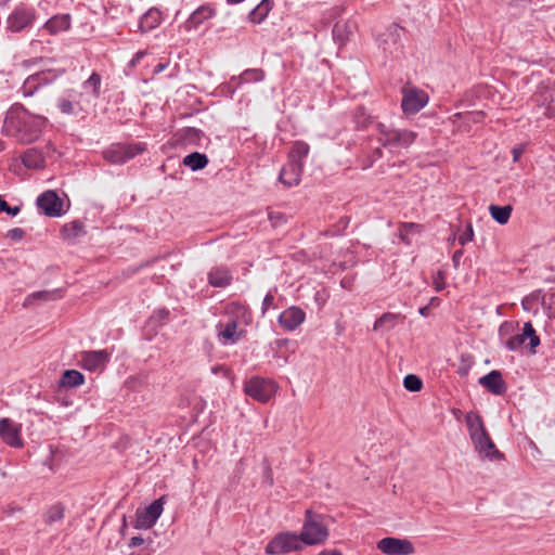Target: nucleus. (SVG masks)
I'll return each instance as SVG.
<instances>
[{"label":"nucleus","mask_w":555,"mask_h":555,"mask_svg":"<svg viewBox=\"0 0 555 555\" xmlns=\"http://www.w3.org/2000/svg\"><path fill=\"white\" fill-rule=\"evenodd\" d=\"M47 118L27 112L22 105L13 106L3 121V132L21 143H31L47 126Z\"/></svg>","instance_id":"1"},{"label":"nucleus","mask_w":555,"mask_h":555,"mask_svg":"<svg viewBox=\"0 0 555 555\" xmlns=\"http://www.w3.org/2000/svg\"><path fill=\"white\" fill-rule=\"evenodd\" d=\"M299 534L305 545H319L327 540L330 533L324 524L323 516L313 513L311 509H307L302 529Z\"/></svg>","instance_id":"2"},{"label":"nucleus","mask_w":555,"mask_h":555,"mask_svg":"<svg viewBox=\"0 0 555 555\" xmlns=\"http://www.w3.org/2000/svg\"><path fill=\"white\" fill-rule=\"evenodd\" d=\"M377 141L384 147H409L416 139V133L410 130L395 129L385 124H377Z\"/></svg>","instance_id":"3"},{"label":"nucleus","mask_w":555,"mask_h":555,"mask_svg":"<svg viewBox=\"0 0 555 555\" xmlns=\"http://www.w3.org/2000/svg\"><path fill=\"white\" fill-rule=\"evenodd\" d=\"M278 388L274 380L260 376H253L244 384L245 395L260 403L269 402L275 396Z\"/></svg>","instance_id":"4"},{"label":"nucleus","mask_w":555,"mask_h":555,"mask_svg":"<svg viewBox=\"0 0 555 555\" xmlns=\"http://www.w3.org/2000/svg\"><path fill=\"white\" fill-rule=\"evenodd\" d=\"M304 541L300 534L293 532H281L273 537V539L267 544V554H286L291 552L301 551L304 548Z\"/></svg>","instance_id":"5"},{"label":"nucleus","mask_w":555,"mask_h":555,"mask_svg":"<svg viewBox=\"0 0 555 555\" xmlns=\"http://www.w3.org/2000/svg\"><path fill=\"white\" fill-rule=\"evenodd\" d=\"M145 151L143 143L113 144L103 152V157L111 164H124Z\"/></svg>","instance_id":"6"},{"label":"nucleus","mask_w":555,"mask_h":555,"mask_svg":"<svg viewBox=\"0 0 555 555\" xmlns=\"http://www.w3.org/2000/svg\"><path fill=\"white\" fill-rule=\"evenodd\" d=\"M465 422L470 435V439L479 452L481 459L486 456V429L482 417L476 412H468Z\"/></svg>","instance_id":"7"},{"label":"nucleus","mask_w":555,"mask_h":555,"mask_svg":"<svg viewBox=\"0 0 555 555\" xmlns=\"http://www.w3.org/2000/svg\"><path fill=\"white\" fill-rule=\"evenodd\" d=\"M37 18L34 8L26 5L16 7L7 20V27L13 33H20L30 27Z\"/></svg>","instance_id":"8"},{"label":"nucleus","mask_w":555,"mask_h":555,"mask_svg":"<svg viewBox=\"0 0 555 555\" xmlns=\"http://www.w3.org/2000/svg\"><path fill=\"white\" fill-rule=\"evenodd\" d=\"M401 107L405 114H416L428 102V95L414 87H403Z\"/></svg>","instance_id":"9"},{"label":"nucleus","mask_w":555,"mask_h":555,"mask_svg":"<svg viewBox=\"0 0 555 555\" xmlns=\"http://www.w3.org/2000/svg\"><path fill=\"white\" fill-rule=\"evenodd\" d=\"M56 149L53 144L48 143L44 150L38 147H30L26 150L22 155V163L29 169H41L44 167L47 158H54Z\"/></svg>","instance_id":"10"},{"label":"nucleus","mask_w":555,"mask_h":555,"mask_svg":"<svg viewBox=\"0 0 555 555\" xmlns=\"http://www.w3.org/2000/svg\"><path fill=\"white\" fill-rule=\"evenodd\" d=\"M377 548L386 555H411L415 551L411 541L393 537L379 540Z\"/></svg>","instance_id":"11"},{"label":"nucleus","mask_w":555,"mask_h":555,"mask_svg":"<svg viewBox=\"0 0 555 555\" xmlns=\"http://www.w3.org/2000/svg\"><path fill=\"white\" fill-rule=\"evenodd\" d=\"M63 199L55 191L43 192L37 198L38 208L48 217H60L64 214Z\"/></svg>","instance_id":"12"},{"label":"nucleus","mask_w":555,"mask_h":555,"mask_svg":"<svg viewBox=\"0 0 555 555\" xmlns=\"http://www.w3.org/2000/svg\"><path fill=\"white\" fill-rule=\"evenodd\" d=\"M527 339H529V351L531 353H535V348L540 345V337L537 335L531 322H526L524 324L520 334L509 337L506 341V346L508 349L515 350L522 346Z\"/></svg>","instance_id":"13"},{"label":"nucleus","mask_w":555,"mask_h":555,"mask_svg":"<svg viewBox=\"0 0 555 555\" xmlns=\"http://www.w3.org/2000/svg\"><path fill=\"white\" fill-rule=\"evenodd\" d=\"M163 499L155 500L143 509H138L135 514V528L149 529L154 526L163 512Z\"/></svg>","instance_id":"14"},{"label":"nucleus","mask_w":555,"mask_h":555,"mask_svg":"<svg viewBox=\"0 0 555 555\" xmlns=\"http://www.w3.org/2000/svg\"><path fill=\"white\" fill-rule=\"evenodd\" d=\"M0 437L4 443L12 448H22L24 444L21 436V425L15 424L8 417L0 420Z\"/></svg>","instance_id":"15"},{"label":"nucleus","mask_w":555,"mask_h":555,"mask_svg":"<svg viewBox=\"0 0 555 555\" xmlns=\"http://www.w3.org/2000/svg\"><path fill=\"white\" fill-rule=\"evenodd\" d=\"M403 28L397 24L390 25L384 34L380 35L378 39L379 47L390 54L396 52L399 49L401 33Z\"/></svg>","instance_id":"16"},{"label":"nucleus","mask_w":555,"mask_h":555,"mask_svg":"<svg viewBox=\"0 0 555 555\" xmlns=\"http://www.w3.org/2000/svg\"><path fill=\"white\" fill-rule=\"evenodd\" d=\"M304 164L298 160H288L281 169L280 181L286 186L297 185L300 181Z\"/></svg>","instance_id":"17"},{"label":"nucleus","mask_w":555,"mask_h":555,"mask_svg":"<svg viewBox=\"0 0 555 555\" xmlns=\"http://www.w3.org/2000/svg\"><path fill=\"white\" fill-rule=\"evenodd\" d=\"M305 311L298 307L293 306L280 314L279 323L285 330L294 331L305 321Z\"/></svg>","instance_id":"18"},{"label":"nucleus","mask_w":555,"mask_h":555,"mask_svg":"<svg viewBox=\"0 0 555 555\" xmlns=\"http://www.w3.org/2000/svg\"><path fill=\"white\" fill-rule=\"evenodd\" d=\"M109 354L105 350H92L81 353V365L88 371H96L105 366Z\"/></svg>","instance_id":"19"},{"label":"nucleus","mask_w":555,"mask_h":555,"mask_svg":"<svg viewBox=\"0 0 555 555\" xmlns=\"http://www.w3.org/2000/svg\"><path fill=\"white\" fill-rule=\"evenodd\" d=\"M215 15V9L209 4H205L196 9L189 18L183 23L182 27L185 31L197 29L205 21Z\"/></svg>","instance_id":"20"},{"label":"nucleus","mask_w":555,"mask_h":555,"mask_svg":"<svg viewBox=\"0 0 555 555\" xmlns=\"http://www.w3.org/2000/svg\"><path fill=\"white\" fill-rule=\"evenodd\" d=\"M357 29L354 21H338L333 28V38L340 46L345 44Z\"/></svg>","instance_id":"21"},{"label":"nucleus","mask_w":555,"mask_h":555,"mask_svg":"<svg viewBox=\"0 0 555 555\" xmlns=\"http://www.w3.org/2000/svg\"><path fill=\"white\" fill-rule=\"evenodd\" d=\"M405 317L401 313L386 312L383 313L374 323L373 330L376 332H389L398 324L404 322Z\"/></svg>","instance_id":"22"},{"label":"nucleus","mask_w":555,"mask_h":555,"mask_svg":"<svg viewBox=\"0 0 555 555\" xmlns=\"http://www.w3.org/2000/svg\"><path fill=\"white\" fill-rule=\"evenodd\" d=\"M48 83V77L44 73H37L29 76L23 83L21 90L23 95L30 96L43 85Z\"/></svg>","instance_id":"23"},{"label":"nucleus","mask_w":555,"mask_h":555,"mask_svg":"<svg viewBox=\"0 0 555 555\" xmlns=\"http://www.w3.org/2000/svg\"><path fill=\"white\" fill-rule=\"evenodd\" d=\"M208 282L214 287H227L232 282V276L227 268H214L208 273Z\"/></svg>","instance_id":"24"},{"label":"nucleus","mask_w":555,"mask_h":555,"mask_svg":"<svg viewBox=\"0 0 555 555\" xmlns=\"http://www.w3.org/2000/svg\"><path fill=\"white\" fill-rule=\"evenodd\" d=\"M162 13L158 9H150L140 20L139 28L142 33L150 31L160 24Z\"/></svg>","instance_id":"25"},{"label":"nucleus","mask_w":555,"mask_h":555,"mask_svg":"<svg viewBox=\"0 0 555 555\" xmlns=\"http://www.w3.org/2000/svg\"><path fill=\"white\" fill-rule=\"evenodd\" d=\"M69 27L70 16L68 14L55 15L44 24V28L52 35L67 30Z\"/></svg>","instance_id":"26"},{"label":"nucleus","mask_w":555,"mask_h":555,"mask_svg":"<svg viewBox=\"0 0 555 555\" xmlns=\"http://www.w3.org/2000/svg\"><path fill=\"white\" fill-rule=\"evenodd\" d=\"M507 390V386L503 380L502 374L499 371L488 373V391L496 396H503Z\"/></svg>","instance_id":"27"},{"label":"nucleus","mask_w":555,"mask_h":555,"mask_svg":"<svg viewBox=\"0 0 555 555\" xmlns=\"http://www.w3.org/2000/svg\"><path fill=\"white\" fill-rule=\"evenodd\" d=\"M62 298V293L60 289H53V291H39L30 294L24 302L25 307H28L33 305L35 300H43V301H51Z\"/></svg>","instance_id":"28"},{"label":"nucleus","mask_w":555,"mask_h":555,"mask_svg":"<svg viewBox=\"0 0 555 555\" xmlns=\"http://www.w3.org/2000/svg\"><path fill=\"white\" fill-rule=\"evenodd\" d=\"M208 164V157L205 154L193 152L183 158V165L193 171L205 168Z\"/></svg>","instance_id":"29"},{"label":"nucleus","mask_w":555,"mask_h":555,"mask_svg":"<svg viewBox=\"0 0 555 555\" xmlns=\"http://www.w3.org/2000/svg\"><path fill=\"white\" fill-rule=\"evenodd\" d=\"M271 0H262L250 13L249 20L254 24H260L272 9Z\"/></svg>","instance_id":"30"},{"label":"nucleus","mask_w":555,"mask_h":555,"mask_svg":"<svg viewBox=\"0 0 555 555\" xmlns=\"http://www.w3.org/2000/svg\"><path fill=\"white\" fill-rule=\"evenodd\" d=\"M85 382V376L76 370H66L62 378L60 380L61 386L63 387H78Z\"/></svg>","instance_id":"31"},{"label":"nucleus","mask_w":555,"mask_h":555,"mask_svg":"<svg viewBox=\"0 0 555 555\" xmlns=\"http://www.w3.org/2000/svg\"><path fill=\"white\" fill-rule=\"evenodd\" d=\"M225 313L231 317V319H234L242 322H247L248 311L247 308L236 301L230 302L225 306Z\"/></svg>","instance_id":"32"},{"label":"nucleus","mask_w":555,"mask_h":555,"mask_svg":"<svg viewBox=\"0 0 555 555\" xmlns=\"http://www.w3.org/2000/svg\"><path fill=\"white\" fill-rule=\"evenodd\" d=\"M492 218L498 221L500 224H505L508 222L513 207L511 205L506 206H496L490 205L488 207Z\"/></svg>","instance_id":"33"},{"label":"nucleus","mask_w":555,"mask_h":555,"mask_svg":"<svg viewBox=\"0 0 555 555\" xmlns=\"http://www.w3.org/2000/svg\"><path fill=\"white\" fill-rule=\"evenodd\" d=\"M61 232L63 237L73 240L85 233L83 224L79 220H74L69 223L64 224Z\"/></svg>","instance_id":"34"},{"label":"nucleus","mask_w":555,"mask_h":555,"mask_svg":"<svg viewBox=\"0 0 555 555\" xmlns=\"http://www.w3.org/2000/svg\"><path fill=\"white\" fill-rule=\"evenodd\" d=\"M422 229H423V227L418 223H414V222L401 223L399 225V237L405 245H410L411 240L409 238V235H411V233H421Z\"/></svg>","instance_id":"35"},{"label":"nucleus","mask_w":555,"mask_h":555,"mask_svg":"<svg viewBox=\"0 0 555 555\" xmlns=\"http://www.w3.org/2000/svg\"><path fill=\"white\" fill-rule=\"evenodd\" d=\"M237 321L234 319H230L225 324L224 328L220 332V336H222L225 340L235 343L240 339V335L237 334Z\"/></svg>","instance_id":"36"},{"label":"nucleus","mask_w":555,"mask_h":555,"mask_svg":"<svg viewBox=\"0 0 555 555\" xmlns=\"http://www.w3.org/2000/svg\"><path fill=\"white\" fill-rule=\"evenodd\" d=\"M309 145L302 141H297L294 143L291 152H289V160H298L302 162V159L309 153Z\"/></svg>","instance_id":"37"},{"label":"nucleus","mask_w":555,"mask_h":555,"mask_svg":"<svg viewBox=\"0 0 555 555\" xmlns=\"http://www.w3.org/2000/svg\"><path fill=\"white\" fill-rule=\"evenodd\" d=\"M264 78V73L260 68H253L244 70L240 76V82L248 83V82H257L261 81Z\"/></svg>","instance_id":"38"},{"label":"nucleus","mask_w":555,"mask_h":555,"mask_svg":"<svg viewBox=\"0 0 555 555\" xmlns=\"http://www.w3.org/2000/svg\"><path fill=\"white\" fill-rule=\"evenodd\" d=\"M64 517V506L61 504L52 505L46 514V522L53 524L60 521Z\"/></svg>","instance_id":"39"},{"label":"nucleus","mask_w":555,"mask_h":555,"mask_svg":"<svg viewBox=\"0 0 555 555\" xmlns=\"http://www.w3.org/2000/svg\"><path fill=\"white\" fill-rule=\"evenodd\" d=\"M403 385L406 390L417 392L422 389L423 382L417 375L409 374L404 377Z\"/></svg>","instance_id":"40"},{"label":"nucleus","mask_w":555,"mask_h":555,"mask_svg":"<svg viewBox=\"0 0 555 555\" xmlns=\"http://www.w3.org/2000/svg\"><path fill=\"white\" fill-rule=\"evenodd\" d=\"M100 86H101V76L96 73H92V75L83 83V87L86 89H88V88L92 89V94L94 98H99V95H100Z\"/></svg>","instance_id":"41"},{"label":"nucleus","mask_w":555,"mask_h":555,"mask_svg":"<svg viewBox=\"0 0 555 555\" xmlns=\"http://www.w3.org/2000/svg\"><path fill=\"white\" fill-rule=\"evenodd\" d=\"M473 228L472 224L468 223L466 229L459 235L457 240L461 245H465L466 243L473 240ZM449 242L453 243L456 240V233L453 232L451 236H449Z\"/></svg>","instance_id":"42"},{"label":"nucleus","mask_w":555,"mask_h":555,"mask_svg":"<svg viewBox=\"0 0 555 555\" xmlns=\"http://www.w3.org/2000/svg\"><path fill=\"white\" fill-rule=\"evenodd\" d=\"M203 135V132L196 128H185L182 132V138L188 143L197 144Z\"/></svg>","instance_id":"43"},{"label":"nucleus","mask_w":555,"mask_h":555,"mask_svg":"<svg viewBox=\"0 0 555 555\" xmlns=\"http://www.w3.org/2000/svg\"><path fill=\"white\" fill-rule=\"evenodd\" d=\"M170 312L166 308L158 309L154 311V313L150 318V323H154L155 325L162 326L168 319Z\"/></svg>","instance_id":"44"},{"label":"nucleus","mask_w":555,"mask_h":555,"mask_svg":"<svg viewBox=\"0 0 555 555\" xmlns=\"http://www.w3.org/2000/svg\"><path fill=\"white\" fill-rule=\"evenodd\" d=\"M488 460L491 461H505V455L500 452L494 443L491 441L490 437L488 436Z\"/></svg>","instance_id":"45"},{"label":"nucleus","mask_w":555,"mask_h":555,"mask_svg":"<svg viewBox=\"0 0 555 555\" xmlns=\"http://www.w3.org/2000/svg\"><path fill=\"white\" fill-rule=\"evenodd\" d=\"M268 217H269V220H270L272 227H274V228L284 224L287 219L286 215L283 212H280V211H270Z\"/></svg>","instance_id":"46"},{"label":"nucleus","mask_w":555,"mask_h":555,"mask_svg":"<svg viewBox=\"0 0 555 555\" xmlns=\"http://www.w3.org/2000/svg\"><path fill=\"white\" fill-rule=\"evenodd\" d=\"M473 361L470 356H462L461 364L459 365L457 373L461 376H466L472 367Z\"/></svg>","instance_id":"47"},{"label":"nucleus","mask_w":555,"mask_h":555,"mask_svg":"<svg viewBox=\"0 0 555 555\" xmlns=\"http://www.w3.org/2000/svg\"><path fill=\"white\" fill-rule=\"evenodd\" d=\"M433 284L437 292H441L446 287V272L439 270L433 278Z\"/></svg>","instance_id":"48"},{"label":"nucleus","mask_w":555,"mask_h":555,"mask_svg":"<svg viewBox=\"0 0 555 555\" xmlns=\"http://www.w3.org/2000/svg\"><path fill=\"white\" fill-rule=\"evenodd\" d=\"M383 157V151L380 147H375L372 152V154L366 158V160L363 163L362 168L367 169L372 167L374 162Z\"/></svg>","instance_id":"49"},{"label":"nucleus","mask_w":555,"mask_h":555,"mask_svg":"<svg viewBox=\"0 0 555 555\" xmlns=\"http://www.w3.org/2000/svg\"><path fill=\"white\" fill-rule=\"evenodd\" d=\"M21 208L18 206L11 207L1 196H0V211H4L8 215L16 216L20 212Z\"/></svg>","instance_id":"50"},{"label":"nucleus","mask_w":555,"mask_h":555,"mask_svg":"<svg viewBox=\"0 0 555 555\" xmlns=\"http://www.w3.org/2000/svg\"><path fill=\"white\" fill-rule=\"evenodd\" d=\"M25 231L21 228H14L8 231L7 237L13 241H20L24 237Z\"/></svg>","instance_id":"51"},{"label":"nucleus","mask_w":555,"mask_h":555,"mask_svg":"<svg viewBox=\"0 0 555 555\" xmlns=\"http://www.w3.org/2000/svg\"><path fill=\"white\" fill-rule=\"evenodd\" d=\"M59 107L65 114L74 113V104L69 100L62 99L59 103Z\"/></svg>","instance_id":"52"},{"label":"nucleus","mask_w":555,"mask_h":555,"mask_svg":"<svg viewBox=\"0 0 555 555\" xmlns=\"http://www.w3.org/2000/svg\"><path fill=\"white\" fill-rule=\"evenodd\" d=\"M274 302V296L271 293H268L262 301V313H266Z\"/></svg>","instance_id":"53"},{"label":"nucleus","mask_w":555,"mask_h":555,"mask_svg":"<svg viewBox=\"0 0 555 555\" xmlns=\"http://www.w3.org/2000/svg\"><path fill=\"white\" fill-rule=\"evenodd\" d=\"M360 114L361 116H364V109L362 107L358 108L356 114L357 124L361 127H366L367 122H370L369 118H365L363 121L360 120Z\"/></svg>","instance_id":"54"},{"label":"nucleus","mask_w":555,"mask_h":555,"mask_svg":"<svg viewBox=\"0 0 555 555\" xmlns=\"http://www.w3.org/2000/svg\"><path fill=\"white\" fill-rule=\"evenodd\" d=\"M514 330V324L513 323H508V322H505L501 325L500 327V333L502 335H507L509 334L511 332H513Z\"/></svg>","instance_id":"55"},{"label":"nucleus","mask_w":555,"mask_h":555,"mask_svg":"<svg viewBox=\"0 0 555 555\" xmlns=\"http://www.w3.org/2000/svg\"><path fill=\"white\" fill-rule=\"evenodd\" d=\"M463 256V250L459 249L453 254L452 261L455 267H459L461 258Z\"/></svg>","instance_id":"56"},{"label":"nucleus","mask_w":555,"mask_h":555,"mask_svg":"<svg viewBox=\"0 0 555 555\" xmlns=\"http://www.w3.org/2000/svg\"><path fill=\"white\" fill-rule=\"evenodd\" d=\"M143 539L141 537H133L131 538L130 542H129V546L130 547H135V546H139L143 543Z\"/></svg>","instance_id":"57"},{"label":"nucleus","mask_w":555,"mask_h":555,"mask_svg":"<svg viewBox=\"0 0 555 555\" xmlns=\"http://www.w3.org/2000/svg\"><path fill=\"white\" fill-rule=\"evenodd\" d=\"M144 55H145V52H144V51H139V52L134 55V57L131 60L130 65H131V66H134V65L140 61V59H141V57H143Z\"/></svg>","instance_id":"58"},{"label":"nucleus","mask_w":555,"mask_h":555,"mask_svg":"<svg viewBox=\"0 0 555 555\" xmlns=\"http://www.w3.org/2000/svg\"><path fill=\"white\" fill-rule=\"evenodd\" d=\"M318 555H343L338 550H324L320 552Z\"/></svg>","instance_id":"59"},{"label":"nucleus","mask_w":555,"mask_h":555,"mask_svg":"<svg viewBox=\"0 0 555 555\" xmlns=\"http://www.w3.org/2000/svg\"><path fill=\"white\" fill-rule=\"evenodd\" d=\"M429 311H430L429 306H424V307L420 308V310H418L420 314H422L423 317H428Z\"/></svg>","instance_id":"60"},{"label":"nucleus","mask_w":555,"mask_h":555,"mask_svg":"<svg viewBox=\"0 0 555 555\" xmlns=\"http://www.w3.org/2000/svg\"><path fill=\"white\" fill-rule=\"evenodd\" d=\"M439 304H440V299H439L438 297H433V298L430 299V302H429V305H428V306H429V308H430L431 306H433V307H437V306H439Z\"/></svg>","instance_id":"61"},{"label":"nucleus","mask_w":555,"mask_h":555,"mask_svg":"<svg viewBox=\"0 0 555 555\" xmlns=\"http://www.w3.org/2000/svg\"><path fill=\"white\" fill-rule=\"evenodd\" d=\"M267 479H268V482L270 486L273 485L272 473H271V468L269 466L267 467Z\"/></svg>","instance_id":"62"},{"label":"nucleus","mask_w":555,"mask_h":555,"mask_svg":"<svg viewBox=\"0 0 555 555\" xmlns=\"http://www.w3.org/2000/svg\"><path fill=\"white\" fill-rule=\"evenodd\" d=\"M521 153H522V151H521V150H519V149H515V150L513 151V155H514V160H515V162H517V160L519 159V157H520Z\"/></svg>","instance_id":"63"},{"label":"nucleus","mask_w":555,"mask_h":555,"mask_svg":"<svg viewBox=\"0 0 555 555\" xmlns=\"http://www.w3.org/2000/svg\"><path fill=\"white\" fill-rule=\"evenodd\" d=\"M150 554H151L150 551L144 548V550H141L139 552H133V553H131L129 555H150Z\"/></svg>","instance_id":"64"}]
</instances>
